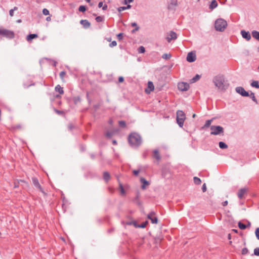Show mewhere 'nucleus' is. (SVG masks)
<instances>
[{
	"label": "nucleus",
	"instance_id": "1",
	"mask_svg": "<svg viewBox=\"0 0 259 259\" xmlns=\"http://www.w3.org/2000/svg\"><path fill=\"white\" fill-rule=\"evenodd\" d=\"M212 81L215 86L221 91L226 90L229 85L224 76L221 75L214 76Z\"/></svg>",
	"mask_w": 259,
	"mask_h": 259
},
{
	"label": "nucleus",
	"instance_id": "2",
	"mask_svg": "<svg viewBox=\"0 0 259 259\" xmlns=\"http://www.w3.org/2000/svg\"><path fill=\"white\" fill-rule=\"evenodd\" d=\"M128 143L133 148H137L142 144V138L140 135L133 133L128 136Z\"/></svg>",
	"mask_w": 259,
	"mask_h": 259
},
{
	"label": "nucleus",
	"instance_id": "3",
	"mask_svg": "<svg viewBox=\"0 0 259 259\" xmlns=\"http://www.w3.org/2000/svg\"><path fill=\"white\" fill-rule=\"evenodd\" d=\"M227 26V21L222 18H219L215 21L214 27L217 31L223 32L225 30Z\"/></svg>",
	"mask_w": 259,
	"mask_h": 259
},
{
	"label": "nucleus",
	"instance_id": "4",
	"mask_svg": "<svg viewBox=\"0 0 259 259\" xmlns=\"http://www.w3.org/2000/svg\"><path fill=\"white\" fill-rule=\"evenodd\" d=\"M210 130L211 135H219L224 133V128L220 125H211Z\"/></svg>",
	"mask_w": 259,
	"mask_h": 259
},
{
	"label": "nucleus",
	"instance_id": "5",
	"mask_svg": "<svg viewBox=\"0 0 259 259\" xmlns=\"http://www.w3.org/2000/svg\"><path fill=\"white\" fill-rule=\"evenodd\" d=\"M0 35L9 39L13 38L15 36L13 31L1 28H0Z\"/></svg>",
	"mask_w": 259,
	"mask_h": 259
},
{
	"label": "nucleus",
	"instance_id": "6",
	"mask_svg": "<svg viewBox=\"0 0 259 259\" xmlns=\"http://www.w3.org/2000/svg\"><path fill=\"white\" fill-rule=\"evenodd\" d=\"M236 92L243 97L249 96V93L246 92L243 87H237L235 88Z\"/></svg>",
	"mask_w": 259,
	"mask_h": 259
},
{
	"label": "nucleus",
	"instance_id": "7",
	"mask_svg": "<svg viewBox=\"0 0 259 259\" xmlns=\"http://www.w3.org/2000/svg\"><path fill=\"white\" fill-rule=\"evenodd\" d=\"M179 90L181 91H187L189 89V84L186 82H180L178 84Z\"/></svg>",
	"mask_w": 259,
	"mask_h": 259
},
{
	"label": "nucleus",
	"instance_id": "8",
	"mask_svg": "<svg viewBox=\"0 0 259 259\" xmlns=\"http://www.w3.org/2000/svg\"><path fill=\"white\" fill-rule=\"evenodd\" d=\"M155 214V213L154 211H151L147 215L148 219L151 220L152 224H157L158 223V219L157 217L154 216Z\"/></svg>",
	"mask_w": 259,
	"mask_h": 259
},
{
	"label": "nucleus",
	"instance_id": "9",
	"mask_svg": "<svg viewBox=\"0 0 259 259\" xmlns=\"http://www.w3.org/2000/svg\"><path fill=\"white\" fill-rule=\"evenodd\" d=\"M196 59V56L195 53L192 52L188 53L187 56V61L190 63L194 62Z\"/></svg>",
	"mask_w": 259,
	"mask_h": 259
},
{
	"label": "nucleus",
	"instance_id": "10",
	"mask_svg": "<svg viewBox=\"0 0 259 259\" xmlns=\"http://www.w3.org/2000/svg\"><path fill=\"white\" fill-rule=\"evenodd\" d=\"M32 181L34 186L38 189L42 193H44V190L40 185L38 179L36 178L33 177L32 178Z\"/></svg>",
	"mask_w": 259,
	"mask_h": 259
},
{
	"label": "nucleus",
	"instance_id": "11",
	"mask_svg": "<svg viewBox=\"0 0 259 259\" xmlns=\"http://www.w3.org/2000/svg\"><path fill=\"white\" fill-rule=\"evenodd\" d=\"M177 38V34L174 31H171L169 33V35L166 37V39L168 42H170L172 39H176Z\"/></svg>",
	"mask_w": 259,
	"mask_h": 259
},
{
	"label": "nucleus",
	"instance_id": "12",
	"mask_svg": "<svg viewBox=\"0 0 259 259\" xmlns=\"http://www.w3.org/2000/svg\"><path fill=\"white\" fill-rule=\"evenodd\" d=\"M241 34L243 38H245L247 40H249L251 39V35L249 31H246L244 30L241 31Z\"/></svg>",
	"mask_w": 259,
	"mask_h": 259
},
{
	"label": "nucleus",
	"instance_id": "13",
	"mask_svg": "<svg viewBox=\"0 0 259 259\" xmlns=\"http://www.w3.org/2000/svg\"><path fill=\"white\" fill-rule=\"evenodd\" d=\"M140 182L143 184L141 186V188L142 189H145L146 186H149L150 185L149 182L144 178H141Z\"/></svg>",
	"mask_w": 259,
	"mask_h": 259
},
{
	"label": "nucleus",
	"instance_id": "14",
	"mask_svg": "<svg viewBox=\"0 0 259 259\" xmlns=\"http://www.w3.org/2000/svg\"><path fill=\"white\" fill-rule=\"evenodd\" d=\"M80 23L83 26L84 28H88L91 26V23L87 20H81Z\"/></svg>",
	"mask_w": 259,
	"mask_h": 259
},
{
	"label": "nucleus",
	"instance_id": "15",
	"mask_svg": "<svg viewBox=\"0 0 259 259\" xmlns=\"http://www.w3.org/2000/svg\"><path fill=\"white\" fill-rule=\"evenodd\" d=\"M247 192L246 188H241L238 192V196L240 199H242L244 194Z\"/></svg>",
	"mask_w": 259,
	"mask_h": 259
},
{
	"label": "nucleus",
	"instance_id": "16",
	"mask_svg": "<svg viewBox=\"0 0 259 259\" xmlns=\"http://www.w3.org/2000/svg\"><path fill=\"white\" fill-rule=\"evenodd\" d=\"M177 118L186 119V115L185 113L182 110L177 111Z\"/></svg>",
	"mask_w": 259,
	"mask_h": 259
},
{
	"label": "nucleus",
	"instance_id": "17",
	"mask_svg": "<svg viewBox=\"0 0 259 259\" xmlns=\"http://www.w3.org/2000/svg\"><path fill=\"white\" fill-rule=\"evenodd\" d=\"M153 157L155 158L157 161H159L161 159V156L159 153V151L157 149L153 150Z\"/></svg>",
	"mask_w": 259,
	"mask_h": 259
},
{
	"label": "nucleus",
	"instance_id": "18",
	"mask_svg": "<svg viewBox=\"0 0 259 259\" xmlns=\"http://www.w3.org/2000/svg\"><path fill=\"white\" fill-rule=\"evenodd\" d=\"M148 88L149 89V91L148 92L147 90L146 89L145 90L146 92L148 93H150V92L151 91H153L154 89V86L153 85V83L152 81H149L148 82Z\"/></svg>",
	"mask_w": 259,
	"mask_h": 259
},
{
	"label": "nucleus",
	"instance_id": "19",
	"mask_svg": "<svg viewBox=\"0 0 259 259\" xmlns=\"http://www.w3.org/2000/svg\"><path fill=\"white\" fill-rule=\"evenodd\" d=\"M218 3L216 0H212L209 6V8L213 10L218 7Z\"/></svg>",
	"mask_w": 259,
	"mask_h": 259
},
{
	"label": "nucleus",
	"instance_id": "20",
	"mask_svg": "<svg viewBox=\"0 0 259 259\" xmlns=\"http://www.w3.org/2000/svg\"><path fill=\"white\" fill-rule=\"evenodd\" d=\"M38 35L36 34H30L27 36L26 39L27 41H30L32 39L37 37Z\"/></svg>",
	"mask_w": 259,
	"mask_h": 259
},
{
	"label": "nucleus",
	"instance_id": "21",
	"mask_svg": "<svg viewBox=\"0 0 259 259\" xmlns=\"http://www.w3.org/2000/svg\"><path fill=\"white\" fill-rule=\"evenodd\" d=\"M103 179L106 182H107L110 180V176L108 172H107V171L104 172Z\"/></svg>",
	"mask_w": 259,
	"mask_h": 259
},
{
	"label": "nucleus",
	"instance_id": "22",
	"mask_svg": "<svg viewBox=\"0 0 259 259\" xmlns=\"http://www.w3.org/2000/svg\"><path fill=\"white\" fill-rule=\"evenodd\" d=\"M177 122L180 127H182L185 119L176 118Z\"/></svg>",
	"mask_w": 259,
	"mask_h": 259
},
{
	"label": "nucleus",
	"instance_id": "23",
	"mask_svg": "<svg viewBox=\"0 0 259 259\" xmlns=\"http://www.w3.org/2000/svg\"><path fill=\"white\" fill-rule=\"evenodd\" d=\"M55 91L58 93H59L60 94H63L64 93V91L63 88H62L60 85H57L55 87Z\"/></svg>",
	"mask_w": 259,
	"mask_h": 259
},
{
	"label": "nucleus",
	"instance_id": "24",
	"mask_svg": "<svg viewBox=\"0 0 259 259\" xmlns=\"http://www.w3.org/2000/svg\"><path fill=\"white\" fill-rule=\"evenodd\" d=\"M252 37L256 39H257L258 41H259V32L256 30H253L252 32Z\"/></svg>",
	"mask_w": 259,
	"mask_h": 259
},
{
	"label": "nucleus",
	"instance_id": "25",
	"mask_svg": "<svg viewBox=\"0 0 259 259\" xmlns=\"http://www.w3.org/2000/svg\"><path fill=\"white\" fill-rule=\"evenodd\" d=\"M131 8V5H127V6L125 7V6H123V7H119L118 9H117V10L119 12H120L122 11H124V10H127V9H129Z\"/></svg>",
	"mask_w": 259,
	"mask_h": 259
},
{
	"label": "nucleus",
	"instance_id": "26",
	"mask_svg": "<svg viewBox=\"0 0 259 259\" xmlns=\"http://www.w3.org/2000/svg\"><path fill=\"white\" fill-rule=\"evenodd\" d=\"M213 119H209L206 121L205 124L202 127V128L204 129L210 126Z\"/></svg>",
	"mask_w": 259,
	"mask_h": 259
},
{
	"label": "nucleus",
	"instance_id": "27",
	"mask_svg": "<svg viewBox=\"0 0 259 259\" xmlns=\"http://www.w3.org/2000/svg\"><path fill=\"white\" fill-rule=\"evenodd\" d=\"M200 78V75L198 74H196L194 77H193L192 79L190 80L191 83H194L198 81Z\"/></svg>",
	"mask_w": 259,
	"mask_h": 259
},
{
	"label": "nucleus",
	"instance_id": "28",
	"mask_svg": "<svg viewBox=\"0 0 259 259\" xmlns=\"http://www.w3.org/2000/svg\"><path fill=\"white\" fill-rule=\"evenodd\" d=\"M219 145L221 149H224L228 148V145L223 142H220Z\"/></svg>",
	"mask_w": 259,
	"mask_h": 259
},
{
	"label": "nucleus",
	"instance_id": "29",
	"mask_svg": "<svg viewBox=\"0 0 259 259\" xmlns=\"http://www.w3.org/2000/svg\"><path fill=\"white\" fill-rule=\"evenodd\" d=\"M250 85L252 87H254L257 89H259V83L258 81H253Z\"/></svg>",
	"mask_w": 259,
	"mask_h": 259
},
{
	"label": "nucleus",
	"instance_id": "30",
	"mask_svg": "<svg viewBox=\"0 0 259 259\" xmlns=\"http://www.w3.org/2000/svg\"><path fill=\"white\" fill-rule=\"evenodd\" d=\"M74 103L76 105L80 102V98L79 97H74L72 98Z\"/></svg>",
	"mask_w": 259,
	"mask_h": 259
},
{
	"label": "nucleus",
	"instance_id": "31",
	"mask_svg": "<svg viewBox=\"0 0 259 259\" xmlns=\"http://www.w3.org/2000/svg\"><path fill=\"white\" fill-rule=\"evenodd\" d=\"M126 225H133L135 228H137L138 227L137 223L135 221L127 222H126Z\"/></svg>",
	"mask_w": 259,
	"mask_h": 259
},
{
	"label": "nucleus",
	"instance_id": "32",
	"mask_svg": "<svg viewBox=\"0 0 259 259\" xmlns=\"http://www.w3.org/2000/svg\"><path fill=\"white\" fill-rule=\"evenodd\" d=\"M193 180H194V183L195 184L199 185L201 184V181L199 178L195 177H194Z\"/></svg>",
	"mask_w": 259,
	"mask_h": 259
},
{
	"label": "nucleus",
	"instance_id": "33",
	"mask_svg": "<svg viewBox=\"0 0 259 259\" xmlns=\"http://www.w3.org/2000/svg\"><path fill=\"white\" fill-rule=\"evenodd\" d=\"M238 227L241 230H244L247 228V226L246 225L243 224L241 222H239L238 223Z\"/></svg>",
	"mask_w": 259,
	"mask_h": 259
},
{
	"label": "nucleus",
	"instance_id": "34",
	"mask_svg": "<svg viewBox=\"0 0 259 259\" xmlns=\"http://www.w3.org/2000/svg\"><path fill=\"white\" fill-rule=\"evenodd\" d=\"M171 57L170 54H164L162 56V58L165 60L169 59Z\"/></svg>",
	"mask_w": 259,
	"mask_h": 259
},
{
	"label": "nucleus",
	"instance_id": "35",
	"mask_svg": "<svg viewBox=\"0 0 259 259\" xmlns=\"http://www.w3.org/2000/svg\"><path fill=\"white\" fill-rule=\"evenodd\" d=\"M118 124L122 128H124L126 126V123L123 120L119 121Z\"/></svg>",
	"mask_w": 259,
	"mask_h": 259
},
{
	"label": "nucleus",
	"instance_id": "36",
	"mask_svg": "<svg viewBox=\"0 0 259 259\" xmlns=\"http://www.w3.org/2000/svg\"><path fill=\"white\" fill-rule=\"evenodd\" d=\"M148 224V221H145V222L142 223L140 225H138L137 228H145L146 227V225Z\"/></svg>",
	"mask_w": 259,
	"mask_h": 259
},
{
	"label": "nucleus",
	"instance_id": "37",
	"mask_svg": "<svg viewBox=\"0 0 259 259\" xmlns=\"http://www.w3.org/2000/svg\"><path fill=\"white\" fill-rule=\"evenodd\" d=\"M95 19L97 22H101L104 21V18L103 16H97Z\"/></svg>",
	"mask_w": 259,
	"mask_h": 259
},
{
	"label": "nucleus",
	"instance_id": "38",
	"mask_svg": "<svg viewBox=\"0 0 259 259\" xmlns=\"http://www.w3.org/2000/svg\"><path fill=\"white\" fill-rule=\"evenodd\" d=\"M17 10L18 8L17 7H15L14 9L10 10L9 11V15L10 16L13 17L14 16V11Z\"/></svg>",
	"mask_w": 259,
	"mask_h": 259
},
{
	"label": "nucleus",
	"instance_id": "39",
	"mask_svg": "<svg viewBox=\"0 0 259 259\" xmlns=\"http://www.w3.org/2000/svg\"><path fill=\"white\" fill-rule=\"evenodd\" d=\"M249 253L248 249L245 247L242 249L241 253L242 255H246Z\"/></svg>",
	"mask_w": 259,
	"mask_h": 259
},
{
	"label": "nucleus",
	"instance_id": "40",
	"mask_svg": "<svg viewBox=\"0 0 259 259\" xmlns=\"http://www.w3.org/2000/svg\"><path fill=\"white\" fill-rule=\"evenodd\" d=\"M78 11L81 12H84L86 11V7L84 6H80L78 8Z\"/></svg>",
	"mask_w": 259,
	"mask_h": 259
},
{
	"label": "nucleus",
	"instance_id": "41",
	"mask_svg": "<svg viewBox=\"0 0 259 259\" xmlns=\"http://www.w3.org/2000/svg\"><path fill=\"white\" fill-rule=\"evenodd\" d=\"M145 52V49L143 46H141L138 49V52L139 53H144Z\"/></svg>",
	"mask_w": 259,
	"mask_h": 259
},
{
	"label": "nucleus",
	"instance_id": "42",
	"mask_svg": "<svg viewBox=\"0 0 259 259\" xmlns=\"http://www.w3.org/2000/svg\"><path fill=\"white\" fill-rule=\"evenodd\" d=\"M252 255L259 256V247H256L254 249V252Z\"/></svg>",
	"mask_w": 259,
	"mask_h": 259
},
{
	"label": "nucleus",
	"instance_id": "43",
	"mask_svg": "<svg viewBox=\"0 0 259 259\" xmlns=\"http://www.w3.org/2000/svg\"><path fill=\"white\" fill-rule=\"evenodd\" d=\"M250 97H251V98L252 100L254 102H255L256 103H257V100H256V98H255V96H254V94L253 93H251L250 94Z\"/></svg>",
	"mask_w": 259,
	"mask_h": 259
},
{
	"label": "nucleus",
	"instance_id": "44",
	"mask_svg": "<svg viewBox=\"0 0 259 259\" xmlns=\"http://www.w3.org/2000/svg\"><path fill=\"white\" fill-rule=\"evenodd\" d=\"M119 187H120V192H121V193L122 194H125V191L124 190V188L122 186V185L121 184H119Z\"/></svg>",
	"mask_w": 259,
	"mask_h": 259
},
{
	"label": "nucleus",
	"instance_id": "45",
	"mask_svg": "<svg viewBox=\"0 0 259 259\" xmlns=\"http://www.w3.org/2000/svg\"><path fill=\"white\" fill-rule=\"evenodd\" d=\"M255 234L256 237L257 238V239L258 240H259V228H257L255 229Z\"/></svg>",
	"mask_w": 259,
	"mask_h": 259
},
{
	"label": "nucleus",
	"instance_id": "46",
	"mask_svg": "<svg viewBox=\"0 0 259 259\" xmlns=\"http://www.w3.org/2000/svg\"><path fill=\"white\" fill-rule=\"evenodd\" d=\"M117 45V42L116 41H112L110 44L109 47L111 48L114 47Z\"/></svg>",
	"mask_w": 259,
	"mask_h": 259
},
{
	"label": "nucleus",
	"instance_id": "47",
	"mask_svg": "<svg viewBox=\"0 0 259 259\" xmlns=\"http://www.w3.org/2000/svg\"><path fill=\"white\" fill-rule=\"evenodd\" d=\"M42 13L45 15H49V11L47 9H44L42 10Z\"/></svg>",
	"mask_w": 259,
	"mask_h": 259
},
{
	"label": "nucleus",
	"instance_id": "48",
	"mask_svg": "<svg viewBox=\"0 0 259 259\" xmlns=\"http://www.w3.org/2000/svg\"><path fill=\"white\" fill-rule=\"evenodd\" d=\"M113 135V133L112 132H107L106 133V136L107 137V138H110L112 137Z\"/></svg>",
	"mask_w": 259,
	"mask_h": 259
},
{
	"label": "nucleus",
	"instance_id": "49",
	"mask_svg": "<svg viewBox=\"0 0 259 259\" xmlns=\"http://www.w3.org/2000/svg\"><path fill=\"white\" fill-rule=\"evenodd\" d=\"M117 38L119 40H121L123 38V33H120L117 35Z\"/></svg>",
	"mask_w": 259,
	"mask_h": 259
},
{
	"label": "nucleus",
	"instance_id": "50",
	"mask_svg": "<svg viewBox=\"0 0 259 259\" xmlns=\"http://www.w3.org/2000/svg\"><path fill=\"white\" fill-rule=\"evenodd\" d=\"M66 73L65 71H61L60 73V77L61 79H63Z\"/></svg>",
	"mask_w": 259,
	"mask_h": 259
},
{
	"label": "nucleus",
	"instance_id": "51",
	"mask_svg": "<svg viewBox=\"0 0 259 259\" xmlns=\"http://www.w3.org/2000/svg\"><path fill=\"white\" fill-rule=\"evenodd\" d=\"M206 184L204 183L203 184V185H202V190L203 192H205L206 191Z\"/></svg>",
	"mask_w": 259,
	"mask_h": 259
},
{
	"label": "nucleus",
	"instance_id": "52",
	"mask_svg": "<svg viewBox=\"0 0 259 259\" xmlns=\"http://www.w3.org/2000/svg\"><path fill=\"white\" fill-rule=\"evenodd\" d=\"M133 1L134 0H124V4L127 5L128 4L132 3Z\"/></svg>",
	"mask_w": 259,
	"mask_h": 259
},
{
	"label": "nucleus",
	"instance_id": "53",
	"mask_svg": "<svg viewBox=\"0 0 259 259\" xmlns=\"http://www.w3.org/2000/svg\"><path fill=\"white\" fill-rule=\"evenodd\" d=\"M139 26H137V27H135V29H134L133 30H132V33H135L136 31H137L138 30H139Z\"/></svg>",
	"mask_w": 259,
	"mask_h": 259
},
{
	"label": "nucleus",
	"instance_id": "54",
	"mask_svg": "<svg viewBox=\"0 0 259 259\" xmlns=\"http://www.w3.org/2000/svg\"><path fill=\"white\" fill-rule=\"evenodd\" d=\"M140 172V170H133V174L135 176H137Z\"/></svg>",
	"mask_w": 259,
	"mask_h": 259
},
{
	"label": "nucleus",
	"instance_id": "55",
	"mask_svg": "<svg viewBox=\"0 0 259 259\" xmlns=\"http://www.w3.org/2000/svg\"><path fill=\"white\" fill-rule=\"evenodd\" d=\"M123 80H124V78H123V77H122V76H120V77L118 78V81H119V82H123Z\"/></svg>",
	"mask_w": 259,
	"mask_h": 259
},
{
	"label": "nucleus",
	"instance_id": "56",
	"mask_svg": "<svg viewBox=\"0 0 259 259\" xmlns=\"http://www.w3.org/2000/svg\"><path fill=\"white\" fill-rule=\"evenodd\" d=\"M131 26L133 27H137V26H138L137 25V24L136 22H133L131 23Z\"/></svg>",
	"mask_w": 259,
	"mask_h": 259
},
{
	"label": "nucleus",
	"instance_id": "57",
	"mask_svg": "<svg viewBox=\"0 0 259 259\" xmlns=\"http://www.w3.org/2000/svg\"><path fill=\"white\" fill-rule=\"evenodd\" d=\"M103 2H99V4H98V7H99V8H101V7H102L103 6Z\"/></svg>",
	"mask_w": 259,
	"mask_h": 259
},
{
	"label": "nucleus",
	"instance_id": "58",
	"mask_svg": "<svg viewBox=\"0 0 259 259\" xmlns=\"http://www.w3.org/2000/svg\"><path fill=\"white\" fill-rule=\"evenodd\" d=\"M107 5L106 4H105L103 7H102V9L103 10H106L107 9Z\"/></svg>",
	"mask_w": 259,
	"mask_h": 259
},
{
	"label": "nucleus",
	"instance_id": "59",
	"mask_svg": "<svg viewBox=\"0 0 259 259\" xmlns=\"http://www.w3.org/2000/svg\"><path fill=\"white\" fill-rule=\"evenodd\" d=\"M228 202L227 200H226L222 203V205L225 206H226L228 204Z\"/></svg>",
	"mask_w": 259,
	"mask_h": 259
},
{
	"label": "nucleus",
	"instance_id": "60",
	"mask_svg": "<svg viewBox=\"0 0 259 259\" xmlns=\"http://www.w3.org/2000/svg\"><path fill=\"white\" fill-rule=\"evenodd\" d=\"M68 128L70 130H71L73 128V125L70 124L68 125Z\"/></svg>",
	"mask_w": 259,
	"mask_h": 259
},
{
	"label": "nucleus",
	"instance_id": "61",
	"mask_svg": "<svg viewBox=\"0 0 259 259\" xmlns=\"http://www.w3.org/2000/svg\"><path fill=\"white\" fill-rule=\"evenodd\" d=\"M13 128L14 129L20 128H21V125H17L15 126H14Z\"/></svg>",
	"mask_w": 259,
	"mask_h": 259
},
{
	"label": "nucleus",
	"instance_id": "62",
	"mask_svg": "<svg viewBox=\"0 0 259 259\" xmlns=\"http://www.w3.org/2000/svg\"><path fill=\"white\" fill-rule=\"evenodd\" d=\"M55 111L57 113L59 114H60L61 113H62V111H60V110H55Z\"/></svg>",
	"mask_w": 259,
	"mask_h": 259
},
{
	"label": "nucleus",
	"instance_id": "63",
	"mask_svg": "<svg viewBox=\"0 0 259 259\" xmlns=\"http://www.w3.org/2000/svg\"><path fill=\"white\" fill-rule=\"evenodd\" d=\"M108 122L110 124H112L113 123V120L111 119H110L109 120Z\"/></svg>",
	"mask_w": 259,
	"mask_h": 259
},
{
	"label": "nucleus",
	"instance_id": "64",
	"mask_svg": "<svg viewBox=\"0 0 259 259\" xmlns=\"http://www.w3.org/2000/svg\"><path fill=\"white\" fill-rule=\"evenodd\" d=\"M112 143L114 145H116L117 144V142H116V140H114L112 141Z\"/></svg>",
	"mask_w": 259,
	"mask_h": 259
}]
</instances>
